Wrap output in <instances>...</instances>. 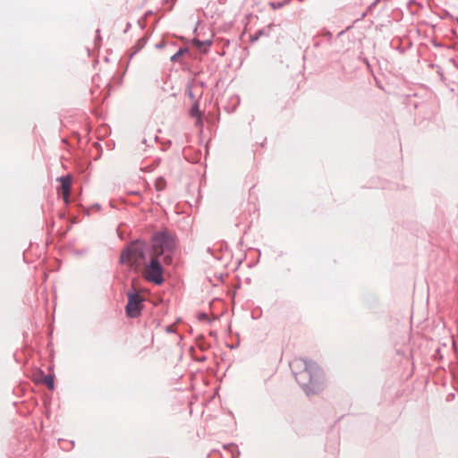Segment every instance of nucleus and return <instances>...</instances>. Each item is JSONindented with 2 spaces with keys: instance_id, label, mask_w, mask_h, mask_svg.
Instances as JSON below:
<instances>
[{
  "instance_id": "1a4fd4ad",
  "label": "nucleus",
  "mask_w": 458,
  "mask_h": 458,
  "mask_svg": "<svg viewBox=\"0 0 458 458\" xmlns=\"http://www.w3.org/2000/svg\"><path fill=\"white\" fill-rule=\"evenodd\" d=\"M155 186H156V190L157 191H161L165 190V179L162 177L157 178L156 181Z\"/></svg>"
},
{
  "instance_id": "9d476101",
  "label": "nucleus",
  "mask_w": 458,
  "mask_h": 458,
  "mask_svg": "<svg viewBox=\"0 0 458 458\" xmlns=\"http://www.w3.org/2000/svg\"><path fill=\"white\" fill-rule=\"evenodd\" d=\"M190 114L193 117H199L200 116V112H199V104L196 102L194 103V105L191 106V110H190Z\"/></svg>"
},
{
  "instance_id": "39448f33",
  "label": "nucleus",
  "mask_w": 458,
  "mask_h": 458,
  "mask_svg": "<svg viewBox=\"0 0 458 458\" xmlns=\"http://www.w3.org/2000/svg\"><path fill=\"white\" fill-rule=\"evenodd\" d=\"M127 297L128 302L125 307L127 317L131 318L140 317L144 307V298L138 292H129Z\"/></svg>"
},
{
  "instance_id": "f257e3e1",
  "label": "nucleus",
  "mask_w": 458,
  "mask_h": 458,
  "mask_svg": "<svg viewBox=\"0 0 458 458\" xmlns=\"http://www.w3.org/2000/svg\"><path fill=\"white\" fill-rule=\"evenodd\" d=\"M289 366L297 383L307 395L316 394L323 389V372L316 362L296 358Z\"/></svg>"
},
{
  "instance_id": "4468645a",
  "label": "nucleus",
  "mask_w": 458,
  "mask_h": 458,
  "mask_svg": "<svg viewBox=\"0 0 458 458\" xmlns=\"http://www.w3.org/2000/svg\"><path fill=\"white\" fill-rule=\"evenodd\" d=\"M271 5H272V7H273L274 9H276V8L282 7V6H283V4H282V3H277V4L272 3V4H271Z\"/></svg>"
},
{
  "instance_id": "0eeeda50",
  "label": "nucleus",
  "mask_w": 458,
  "mask_h": 458,
  "mask_svg": "<svg viewBox=\"0 0 458 458\" xmlns=\"http://www.w3.org/2000/svg\"><path fill=\"white\" fill-rule=\"evenodd\" d=\"M222 449L225 452V458H238L240 455L238 447L234 444L224 445Z\"/></svg>"
},
{
  "instance_id": "2eb2a0df",
  "label": "nucleus",
  "mask_w": 458,
  "mask_h": 458,
  "mask_svg": "<svg viewBox=\"0 0 458 458\" xmlns=\"http://www.w3.org/2000/svg\"><path fill=\"white\" fill-rule=\"evenodd\" d=\"M218 453H220V451H213L210 454H209V458H214Z\"/></svg>"
},
{
  "instance_id": "7ed1b4c3",
  "label": "nucleus",
  "mask_w": 458,
  "mask_h": 458,
  "mask_svg": "<svg viewBox=\"0 0 458 458\" xmlns=\"http://www.w3.org/2000/svg\"><path fill=\"white\" fill-rule=\"evenodd\" d=\"M144 243L135 241L127 245L120 255L121 263H137L144 259Z\"/></svg>"
},
{
  "instance_id": "ddd939ff",
  "label": "nucleus",
  "mask_w": 458,
  "mask_h": 458,
  "mask_svg": "<svg viewBox=\"0 0 458 458\" xmlns=\"http://www.w3.org/2000/svg\"><path fill=\"white\" fill-rule=\"evenodd\" d=\"M145 44H146V39L145 38H140V39L138 40L136 46L138 47V49H140V48H142L145 46Z\"/></svg>"
},
{
  "instance_id": "6e6552de",
  "label": "nucleus",
  "mask_w": 458,
  "mask_h": 458,
  "mask_svg": "<svg viewBox=\"0 0 458 458\" xmlns=\"http://www.w3.org/2000/svg\"><path fill=\"white\" fill-rule=\"evenodd\" d=\"M194 43L195 45L197 46V47L201 50V51H204V52H207L208 48L211 46L212 42L211 40H204V41H201L199 39H195L194 40Z\"/></svg>"
},
{
  "instance_id": "423d86ee",
  "label": "nucleus",
  "mask_w": 458,
  "mask_h": 458,
  "mask_svg": "<svg viewBox=\"0 0 458 458\" xmlns=\"http://www.w3.org/2000/svg\"><path fill=\"white\" fill-rule=\"evenodd\" d=\"M62 187V195L64 200L67 203L72 190V179L70 175L63 176L59 178Z\"/></svg>"
},
{
  "instance_id": "f8f14e48",
  "label": "nucleus",
  "mask_w": 458,
  "mask_h": 458,
  "mask_svg": "<svg viewBox=\"0 0 458 458\" xmlns=\"http://www.w3.org/2000/svg\"><path fill=\"white\" fill-rule=\"evenodd\" d=\"M186 51L187 49L180 48L174 55L171 56V61L177 62L179 57Z\"/></svg>"
},
{
  "instance_id": "9b49d317",
  "label": "nucleus",
  "mask_w": 458,
  "mask_h": 458,
  "mask_svg": "<svg viewBox=\"0 0 458 458\" xmlns=\"http://www.w3.org/2000/svg\"><path fill=\"white\" fill-rule=\"evenodd\" d=\"M44 383L47 385V386L49 388V389H54V377L53 376L51 375H47L44 378Z\"/></svg>"
},
{
  "instance_id": "20e7f679",
  "label": "nucleus",
  "mask_w": 458,
  "mask_h": 458,
  "mask_svg": "<svg viewBox=\"0 0 458 458\" xmlns=\"http://www.w3.org/2000/svg\"><path fill=\"white\" fill-rule=\"evenodd\" d=\"M158 258L157 256L152 257L144 271L145 279L155 284H161L164 282V268Z\"/></svg>"
},
{
  "instance_id": "f03ea898",
  "label": "nucleus",
  "mask_w": 458,
  "mask_h": 458,
  "mask_svg": "<svg viewBox=\"0 0 458 458\" xmlns=\"http://www.w3.org/2000/svg\"><path fill=\"white\" fill-rule=\"evenodd\" d=\"M152 247L157 257L163 256L165 263L172 261V254L175 249L174 237L165 231L157 232L152 237Z\"/></svg>"
}]
</instances>
